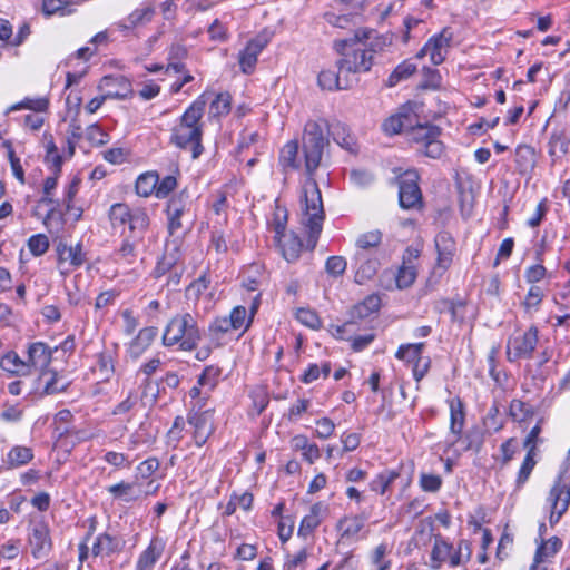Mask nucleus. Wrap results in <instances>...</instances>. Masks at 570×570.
<instances>
[{"mask_svg":"<svg viewBox=\"0 0 570 570\" xmlns=\"http://www.w3.org/2000/svg\"><path fill=\"white\" fill-rule=\"evenodd\" d=\"M206 102V94H203L188 107L171 132V142L180 149L191 151L194 159L203 151L200 119Z\"/></svg>","mask_w":570,"mask_h":570,"instance_id":"f257e3e1","label":"nucleus"},{"mask_svg":"<svg viewBox=\"0 0 570 570\" xmlns=\"http://www.w3.org/2000/svg\"><path fill=\"white\" fill-rule=\"evenodd\" d=\"M190 199L186 190H181L177 195L173 196L167 205L168 216V230L171 239H168L165 247V255L163 261L158 263L156 267V274L159 276L173 265L179 258L178 246L179 237H174L175 234L183 228V216L189 210Z\"/></svg>","mask_w":570,"mask_h":570,"instance_id":"f03ea898","label":"nucleus"},{"mask_svg":"<svg viewBox=\"0 0 570 570\" xmlns=\"http://www.w3.org/2000/svg\"><path fill=\"white\" fill-rule=\"evenodd\" d=\"M323 220L324 209L320 188L314 179L308 178L302 189L301 222L308 229L312 247L322 232Z\"/></svg>","mask_w":570,"mask_h":570,"instance_id":"7ed1b4c3","label":"nucleus"},{"mask_svg":"<svg viewBox=\"0 0 570 570\" xmlns=\"http://www.w3.org/2000/svg\"><path fill=\"white\" fill-rule=\"evenodd\" d=\"M200 340V331L195 317L189 313L175 315L163 333L165 346H178L183 351L196 348Z\"/></svg>","mask_w":570,"mask_h":570,"instance_id":"20e7f679","label":"nucleus"},{"mask_svg":"<svg viewBox=\"0 0 570 570\" xmlns=\"http://www.w3.org/2000/svg\"><path fill=\"white\" fill-rule=\"evenodd\" d=\"M327 124L323 119L308 120L304 127L303 151L306 171L312 175L320 166L323 150L326 145L324 137Z\"/></svg>","mask_w":570,"mask_h":570,"instance_id":"39448f33","label":"nucleus"},{"mask_svg":"<svg viewBox=\"0 0 570 570\" xmlns=\"http://www.w3.org/2000/svg\"><path fill=\"white\" fill-rule=\"evenodd\" d=\"M335 46L342 55V58L336 63L341 73H345L347 77L351 73L366 72L371 69L373 50L351 43L350 40H341Z\"/></svg>","mask_w":570,"mask_h":570,"instance_id":"423d86ee","label":"nucleus"},{"mask_svg":"<svg viewBox=\"0 0 570 570\" xmlns=\"http://www.w3.org/2000/svg\"><path fill=\"white\" fill-rule=\"evenodd\" d=\"M441 130L431 124H417L409 127L407 139L420 146L419 150L426 157L438 159L444 153L443 144L439 140Z\"/></svg>","mask_w":570,"mask_h":570,"instance_id":"0eeeda50","label":"nucleus"},{"mask_svg":"<svg viewBox=\"0 0 570 570\" xmlns=\"http://www.w3.org/2000/svg\"><path fill=\"white\" fill-rule=\"evenodd\" d=\"M109 217L114 226L128 224L129 233L145 234L149 225V218L144 210H131L126 204L117 203L110 207Z\"/></svg>","mask_w":570,"mask_h":570,"instance_id":"6e6552de","label":"nucleus"},{"mask_svg":"<svg viewBox=\"0 0 570 570\" xmlns=\"http://www.w3.org/2000/svg\"><path fill=\"white\" fill-rule=\"evenodd\" d=\"M417 181L419 174L415 169H407L399 175V202L402 208L414 209L422 206Z\"/></svg>","mask_w":570,"mask_h":570,"instance_id":"1a4fd4ad","label":"nucleus"},{"mask_svg":"<svg viewBox=\"0 0 570 570\" xmlns=\"http://www.w3.org/2000/svg\"><path fill=\"white\" fill-rule=\"evenodd\" d=\"M546 503L549 511V523L553 527L559 522L570 504V488L561 478L552 485Z\"/></svg>","mask_w":570,"mask_h":570,"instance_id":"9d476101","label":"nucleus"},{"mask_svg":"<svg viewBox=\"0 0 570 570\" xmlns=\"http://www.w3.org/2000/svg\"><path fill=\"white\" fill-rule=\"evenodd\" d=\"M106 92L100 97L92 98L86 106L89 114L96 112L107 99L125 98L130 91V83L125 77H104L99 85Z\"/></svg>","mask_w":570,"mask_h":570,"instance_id":"9b49d317","label":"nucleus"},{"mask_svg":"<svg viewBox=\"0 0 570 570\" xmlns=\"http://www.w3.org/2000/svg\"><path fill=\"white\" fill-rule=\"evenodd\" d=\"M538 344V330L530 327L523 333L511 336L507 345L508 360L513 362L518 358H528L531 356Z\"/></svg>","mask_w":570,"mask_h":570,"instance_id":"f8f14e48","label":"nucleus"},{"mask_svg":"<svg viewBox=\"0 0 570 570\" xmlns=\"http://www.w3.org/2000/svg\"><path fill=\"white\" fill-rule=\"evenodd\" d=\"M434 243L438 252L434 273L442 275L452 265L453 257L456 253V244L452 235L448 232H440L436 235Z\"/></svg>","mask_w":570,"mask_h":570,"instance_id":"ddd939ff","label":"nucleus"},{"mask_svg":"<svg viewBox=\"0 0 570 570\" xmlns=\"http://www.w3.org/2000/svg\"><path fill=\"white\" fill-rule=\"evenodd\" d=\"M156 14V8L153 3L145 2L134 9L127 17L119 20L116 27L119 31L127 35L136 28L144 27L151 22Z\"/></svg>","mask_w":570,"mask_h":570,"instance_id":"4468645a","label":"nucleus"},{"mask_svg":"<svg viewBox=\"0 0 570 570\" xmlns=\"http://www.w3.org/2000/svg\"><path fill=\"white\" fill-rule=\"evenodd\" d=\"M269 39L265 35H258L250 39L246 47L238 53V63L244 73L253 72L258 55L267 46Z\"/></svg>","mask_w":570,"mask_h":570,"instance_id":"2eb2a0df","label":"nucleus"},{"mask_svg":"<svg viewBox=\"0 0 570 570\" xmlns=\"http://www.w3.org/2000/svg\"><path fill=\"white\" fill-rule=\"evenodd\" d=\"M453 32L450 28H443L440 33L431 37L425 43V50H430V60L433 65H441L449 52Z\"/></svg>","mask_w":570,"mask_h":570,"instance_id":"dca6fc26","label":"nucleus"},{"mask_svg":"<svg viewBox=\"0 0 570 570\" xmlns=\"http://www.w3.org/2000/svg\"><path fill=\"white\" fill-rule=\"evenodd\" d=\"M29 546L31 554L36 559H42L48 556L52 543L49 535V528L43 522L35 523L29 534Z\"/></svg>","mask_w":570,"mask_h":570,"instance_id":"f3484780","label":"nucleus"},{"mask_svg":"<svg viewBox=\"0 0 570 570\" xmlns=\"http://www.w3.org/2000/svg\"><path fill=\"white\" fill-rule=\"evenodd\" d=\"M355 271V281L358 284H364L372 279L380 266L377 258L372 257L365 250H355L353 256Z\"/></svg>","mask_w":570,"mask_h":570,"instance_id":"a211bd4d","label":"nucleus"},{"mask_svg":"<svg viewBox=\"0 0 570 570\" xmlns=\"http://www.w3.org/2000/svg\"><path fill=\"white\" fill-rule=\"evenodd\" d=\"M188 422L194 429L193 435L196 445L202 446L214 431L212 413L208 411L193 413L189 415Z\"/></svg>","mask_w":570,"mask_h":570,"instance_id":"6ab92c4d","label":"nucleus"},{"mask_svg":"<svg viewBox=\"0 0 570 570\" xmlns=\"http://www.w3.org/2000/svg\"><path fill=\"white\" fill-rule=\"evenodd\" d=\"M454 556V547L442 537L436 535L430 554V568L439 570L443 563H449L452 567Z\"/></svg>","mask_w":570,"mask_h":570,"instance_id":"aec40b11","label":"nucleus"},{"mask_svg":"<svg viewBox=\"0 0 570 570\" xmlns=\"http://www.w3.org/2000/svg\"><path fill=\"white\" fill-rule=\"evenodd\" d=\"M450 407V433L452 435V440L450 445H454L462 435V431L464 428V406L462 401L459 397H453L449 401Z\"/></svg>","mask_w":570,"mask_h":570,"instance_id":"412c9836","label":"nucleus"},{"mask_svg":"<svg viewBox=\"0 0 570 570\" xmlns=\"http://www.w3.org/2000/svg\"><path fill=\"white\" fill-rule=\"evenodd\" d=\"M158 335V328L148 326L141 328L128 346V354L131 358H139L153 344Z\"/></svg>","mask_w":570,"mask_h":570,"instance_id":"4be33fe9","label":"nucleus"},{"mask_svg":"<svg viewBox=\"0 0 570 570\" xmlns=\"http://www.w3.org/2000/svg\"><path fill=\"white\" fill-rule=\"evenodd\" d=\"M59 266L69 265L70 267L78 268L85 262V254L80 244L69 246L63 242H59L56 247Z\"/></svg>","mask_w":570,"mask_h":570,"instance_id":"5701e85b","label":"nucleus"},{"mask_svg":"<svg viewBox=\"0 0 570 570\" xmlns=\"http://www.w3.org/2000/svg\"><path fill=\"white\" fill-rule=\"evenodd\" d=\"M327 513V507L322 502H317L311 507L309 513L306 514L299 524L298 535L306 538L322 522Z\"/></svg>","mask_w":570,"mask_h":570,"instance_id":"b1692460","label":"nucleus"},{"mask_svg":"<svg viewBox=\"0 0 570 570\" xmlns=\"http://www.w3.org/2000/svg\"><path fill=\"white\" fill-rule=\"evenodd\" d=\"M277 246L282 253V256L287 262H295L302 250V242L294 233H284L279 236H275Z\"/></svg>","mask_w":570,"mask_h":570,"instance_id":"393cba45","label":"nucleus"},{"mask_svg":"<svg viewBox=\"0 0 570 570\" xmlns=\"http://www.w3.org/2000/svg\"><path fill=\"white\" fill-rule=\"evenodd\" d=\"M122 549V542L119 538L107 532L100 533L92 542L91 553L94 557H107Z\"/></svg>","mask_w":570,"mask_h":570,"instance_id":"a878e982","label":"nucleus"},{"mask_svg":"<svg viewBox=\"0 0 570 570\" xmlns=\"http://www.w3.org/2000/svg\"><path fill=\"white\" fill-rule=\"evenodd\" d=\"M562 542L557 537L540 541L531 570H544L541 563L549 561L560 550Z\"/></svg>","mask_w":570,"mask_h":570,"instance_id":"bb28decb","label":"nucleus"},{"mask_svg":"<svg viewBox=\"0 0 570 570\" xmlns=\"http://www.w3.org/2000/svg\"><path fill=\"white\" fill-rule=\"evenodd\" d=\"M366 515H345L337 523V530L342 539L356 540L364 528Z\"/></svg>","mask_w":570,"mask_h":570,"instance_id":"cd10ccee","label":"nucleus"},{"mask_svg":"<svg viewBox=\"0 0 570 570\" xmlns=\"http://www.w3.org/2000/svg\"><path fill=\"white\" fill-rule=\"evenodd\" d=\"M259 299L261 294H256L252 301L249 313L244 306H236L232 309L228 318L229 322H232V325H234L235 330H239L243 327L247 328L250 325L253 317L258 309Z\"/></svg>","mask_w":570,"mask_h":570,"instance_id":"c85d7f7f","label":"nucleus"},{"mask_svg":"<svg viewBox=\"0 0 570 570\" xmlns=\"http://www.w3.org/2000/svg\"><path fill=\"white\" fill-rule=\"evenodd\" d=\"M51 350L42 342H36L28 348V362L32 367L45 371L51 362Z\"/></svg>","mask_w":570,"mask_h":570,"instance_id":"c756f323","label":"nucleus"},{"mask_svg":"<svg viewBox=\"0 0 570 570\" xmlns=\"http://www.w3.org/2000/svg\"><path fill=\"white\" fill-rule=\"evenodd\" d=\"M318 85L325 90H344L351 87V80L345 73L334 70H323L318 75Z\"/></svg>","mask_w":570,"mask_h":570,"instance_id":"7c9ffc66","label":"nucleus"},{"mask_svg":"<svg viewBox=\"0 0 570 570\" xmlns=\"http://www.w3.org/2000/svg\"><path fill=\"white\" fill-rule=\"evenodd\" d=\"M164 548L165 544L160 539H151L147 549L139 556L136 566L137 570H149L160 558Z\"/></svg>","mask_w":570,"mask_h":570,"instance_id":"2f4dec72","label":"nucleus"},{"mask_svg":"<svg viewBox=\"0 0 570 570\" xmlns=\"http://www.w3.org/2000/svg\"><path fill=\"white\" fill-rule=\"evenodd\" d=\"M39 383L43 386L45 394H55L65 391L69 381L57 372L45 370L39 375Z\"/></svg>","mask_w":570,"mask_h":570,"instance_id":"473e14b6","label":"nucleus"},{"mask_svg":"<svg viewBox=\"0 0 570 570\" xmlns=\"http://www.w3.org/2000/svg\"><path fill=\"white\" fill-rule=\"evenodd\" d=\"M144 235L145 234H139L138 232L126 235L121 246L116 253L118 259L124 261L126 264H132L136 259V248L144 239Z\"/></svg>","mask_w":570,"mask_h":570,"instance_id":"72a5a7b5","label":"nucleus"},{"mask_svg":"<svg viewBox=\"0 0 570 570\" xmlns=\"http://www.w3.org/2000/svg\"><path fill=\"white\" fill-rule=\"evenodd\" d=\"M413 116L407 112H399L396 115L390 116L382 124V130L386 135H396L400 132L407 134L409 127L412 124Z\"/></svg>","mask_w":570,"mask_h":570,"instance_id":"f704fd0d","label":"nucleus"},{"mask_svg":"<svg viewBox=\"0 0 570 570\" xmlns=\"http://www.w3.org/2000/svg\"><path fill=\"white\" fill-rule=\"evenodd\" d=\"M0 367L12 375H29L30 365L19 357L16 352H8L0 358Z\"/></svg>","mask_w":570,"mask_h":570,"instance_id":"c9c22d12","label":"nucleus"},{"mask_svg":"<svg viewBox=\"0 0 570 570\" xmlns=\"http://www.w3.org/2000/svg\"><path fill=\"white\" fill-rule=\"evenodd\" d=\"M292 448L301 451L303 458L309 463H314L320 459L321 452L315 443H311L305 435H295L291 441Z\"/></svg>","mask_w":570,"mask_h":570,"instance_id":"e433bc0d","label":"nucleus"},{"mask_svg":"<svg viewBox=\"0 0 570 570\" xmlns=\"http://www.w3.org/2000/svg\"><path fill=\"white\" fill-rule=\"evenodd\" d=\"M33 459V452L28 446L16 445L7 454L4 463L9 468H19L26 465Z\"/></svg>","mask_w":570,"mask_h":570,"instance_id":"4c0bfd02","label":"nucleus"},{"mask_svg":"<svg viewBox=\"0 0 570 570\" xmlns=\"http://www.w3.org/2000/svg\"><path fill=\"white\" fill-rule=\"evenodd\" d=\"M400 476L395 470H385L379 473L370 483L368 487L372 491L383 495L389 490L392 483Z\"/></svg>","mask_w":570,"mask_h":570,"instance_id":"58836bf2","label":"nucleus"},{"mask_svg":"<svg viewBox=\"0 0 570 570\" xmlns=\"http://www.w3.org/2000/svg\"><path fill=\"white\" fill-rule=\"evenodd\" d=\"M158 185V175L153 171H148L138 176L136 180V193L140 197H149L150 195H156V189Z\"/></svg>","mask_w":570,"mask_h":570,"instance_id":"ea45409f","label":"nucleus"},{"mask_svg":"<svg viewBox=\"0 0 570 570\" xmlns=\"http://www.w3.org/2000/svg\"><path fill=\"white\" fill-rule=\"evenodd\" d=\"M298 142L295 140L288 141L279 155V163L285 171L295 170L299 167L297 163Z\"/></svg>","mask_w":570,"mask_h":570,"instance_id":"a19ab883","label":"nucleus"},{"mask_svg":"<svg viewBox=\"0 0 570 570\" xmlns=\"http://www.w3.org/2000/svg\"><path fill=\"white\" fill-rule=\"evenodd\" d=\"M49 100L47 98H26L20 102L10 106L6 114L21 109H29L36 112H43L48 109Z\"/></svg>","mask_w":570,"mask_h":570,"instance_id":"79ce46f5","label":"nucleus"},{"mask_svg":"<svg viewBox=\"0 0 570 570\" xmlns=\"http://www.w3.org/2000/svg\"><path fill=\"white\" fill-rule=\"evenodd\" d=\"M108 492L125 502H131L139 498V493L135 491L134 483L119 482L112 484L108 488Z\"/></svg>","mask_w":570,"mask_h":570,"instance_id":"37998d69","label":"nucleus"},{"mask_svg":"<svg viewBox=\"0 0 570 570\" xmlns=\"http://www.w3.org/2000/svg\"><path fill=\"white\" fill-rule=\"evenodd\" d=\"M382 242V233L380 230H371L358 235L355 242L356 250H370L377 247Z\"/></svg>","mask_w":570,"mask_h":570,"instance_id":"c03bdc74","label":"nucleus"},{"mask_svg":"<svg viewBox=\"0 0 570 570\" xmlns=\"http://www.w3.org/2000/svg\"><path fill=\"white\" fill-rule=\"evenodd\" d=\"M416 71V66L410 61H403L400 63L387 79L390 87L396 86L400 81L410 78Z\"/></svg>","mask_w":570,"mask_h":570,"instance_id":"a18cd8bd","label":"nucleus"},{"mask_svg":"<svg viewBox=\"0 0 570 570\" xmlns=\"http://www.w3.org/2000/svg\"><path fill=\"white\" fill-rule=\"evenodd\" d=\"M424 343H413L401 345L395 354L399 360L406 361L409 363H415L422 357V350Z\"/></svg>","mask_w":570,"mask_h":570,"instance_id":"49530a36","label":"nucleus"},{"mask_svg":"<svg viewBox=\"0 0 570 570\" xmlns=\"http://www.w3.org/2000/svg\"><path fill=\"white\" fill-rule=\"evenodd\" d=\"M219 371L214 367H206L199 376L197 384L204 390V397L215 389L218 382Z\"/></svg>","mask_w":570,"mask_h":570,"instance_id":"de8ad7c7","label":"nucleus"},{"mask_svg":"<svg viewBox=\"0 0 570 570\" xmlns=\"http://www.w3.org/2000/svg\"><path fill=\"white\" fill-rule=\"evenodd\" d=\"M515 161L521 170L532 168L535 161L534 149L527 145L519 146L515 150Z\"/></svg>","mask_w":570,"mask_h":570,"instance_id":"09e8293b","label":"nucleus"},{"mask_svg":"<svg viewBox=\"0 0 570 570\" xmlns=\"http://www.w3.org/2000/svg\"><path fill=\"white\" fill-rule=\"evenodd\" d=\"M416 268L413 265L403 264L396 274L395 281L399 288L410 287L416 278Z\"/></svg>","mask_w":570,"mask_h":570,"instance_id":"8fccbe9b","label":"nucleus"},{"mask_svg":"<svg viewBox=\"0 0 570 570\" xmlns=\"http://www.w3.org/2000/svg\"><path fill=\"white\" fill-rule=\"evenodd\" d=\"M381 299L376 295H370L354 307V314L358 317H367L380 308Z\"/></svg>","mask_w":570,"mask_h":570,"instance_id":"3c124183","label":"nucleus"},{"mask_svg":"<svg viewBox=\"0 0 570 570\" xmlns=\"http://www.w3.org/2000/svg\"><path fill=\"white\" fill-rule=\"evenodd\" d=\"M230 110V96L228 94H217L210 102L209 115L219 117L228 114Z\"/></svg>","mask_w":570,"mask_h":570,"instance_id":"603ef678","label":"nucleus"},{"mask_svg":"<svg viewBox=\"0 0 570 570\" xmlns=\"http://www.w3.org/2000/svg\"><path fill=\"white\" fill-rule=\"evenodd\" d=\"M535 454L537 453L532 450L528 451V453L520 466L518 476H517V485L518 487L523 485L530 478V474L537 464V462L534 460Z\"/></svg>","mask_w":570,"mask_h":570,"instance_id":"864d4df0","label":"nucleus"},{"mask_svg":"<svg viewBox=\"0 0 570 570\" xmlns=\"http://www.w3.org/2000/svg\"><path fill=\"white\" fill-rule=\"evenodd\" d=\"M272 229L275 233V236H279L286 232L287 225V210L284 207L276 206L273 213V217L269 222Z\"/></svg>","mask_w":570,"mask_h":570,"instance_id":"5fc2aeb1","label":"nucleus"},{"mask_svg":"<svg viewBox=\"0 0 570 570\" xmlns=\"http://www.w3.org/2000/svg\"><path fill=\"white\" fill-rule=\"evenodd\" d=\"M95 372L101 380L108 381L114 373V362L111 356L105 353L99 354Z\"/></svg>","mask_w":570,"mask_h":570,"instance_id":"6e6d98bb","label":"nucleus"},{"mask_svg":"<svg viewBox=\"0 0 570 570\" xmlns=\"http://www.w3.org/2000/svg\"><path fill=\"white\" fill-rule=\"evenodd\" d=\"M308 553L306 549H302L294 554H287L284 563V570H305Z\"/></svg>","mask_w":570,"mask_h":570,"instance_id":"4d7b16f0","label":"nucleus"},{"mask_svg":"<svg viewBox=\"0 0 570 570\" xmlns=\"http://www.w3.org/2000/svg\"><path fill=\"white\" fill-rule=\"evenodd\" d=\"M331 372V365L328 362H323L322 364H311L308 368L305 371L303 375V382L312 383L317 380L321 375L323 377H327Z\"/></svg>","mask_w":570,"mask_h":570,"instance_id":"13d9d810","label":"nucleus"},{"mask_svg":"<svg viewBox=\"0 0 570 570\" xmlns=\"http://www.w3.org/2000/svg\"><path fill=\"white\" fill-rule=\"evenodd\" d=\"M455 556L452 558V568L465 563L471 559L472 550L471 543L468 540H460L456 548H454Z\"/></svg>","mask_w":570,"mask_h":570,"instance_id":"bf43d9fd","label":"nucleus"},{"mask_svg":"<svg viewBox=\"0 0 570 570\" xmlns=\"http://www.w3.org/2000/svg\"><path fill=\"white\" fill-rule=\"evenodd\" d=\"M28 247L35 256H41L49 248V239L43 234L33 235L28 240Z\"/></svg>","mask_w":570,"mask_h":570,"instance_id":"052dcab7","label":"nucleus"},{"mask_svg":"<svg viewBox=\"0 0 570 570\" xmlns=\"http://www.w3.org/2000/svg\"><path fill=\"white\" fill-rule=\"evenodd\" d=\"M419 483L423 491L436 492L442 485V478L438 474L421 473Z\"/></svg>","mask_w":570,"mask_h":570,"instance_id":"680f3d73","label":"nucleus"},{"mask_svg":"<svg viewBox=\"0 0 570 570\" xmlns=\"http://www.w3.org/2000/svg\"><path fill=\"white\" fill-rule=\"evenodd\" d=\"M296 320L311 328H318L321 326L318 315L309 308H298L296 311Z\"/></svg>","mask_w":570,"mask_h":570,"instance_id":"e2e57ef3","label":"nucleus"},{"mask_svg":"<svg viewBox=\"0 0 570 570\" xmlns=\"http://www.w3.org/2000/svg\"><path fill=\"white\" fill-rule=\"evenodd\" d=\"M86 138L92 145L101 146L109 141V136L98 125H91L86 130Z\"/></svg>","mask_w":570,"mask_h":570,"instance_id":"0e129e2a","label":"nucleus"},{"mask_svg":"<svg viewBox=\"0 0 570 570\" xmlns=\"http://www.w3.org/2000/svg\"><path fill=\"white\" fill-rule=\"evenodd\" d=\"M346 261L342 256H331L325 264L326 272L332 276H340L346 269Z\"/></svg>","mask_w":570,"mask_h":570,"instance_id":"69168bd1","label":"nucleus"},{"mask_svg":"<svg viewBox=\"0 0 570 570\" xmlns=\"http://www.w3.org/2000/svg\"><path fill=\"white\" fill-rule=\"evenodd\" d=\"M387 551L389 547L386 543H380L374 548L371 560L377 567V570H386L389 568V562L384 560Z\"/></svg>","mask_w":570,"mask_h":570,"instance_id":"338daca9","label":"nucleus"},{"mask_svg":"<svg viewBox=\"0 0 570 570\" xmlns=\"http://www.w3.org/2000/svg\"><path fill=\"white\" fill-rule=\"evenodd\" d=\"M208 288V281L203 276L193 282L187 291L186 295L189 299L198 301L203 293Z\"/></svg>","mask_w":570,"mask_h":570,"instance_id":"774afa93","label":"nucleus"}]
</instances>
